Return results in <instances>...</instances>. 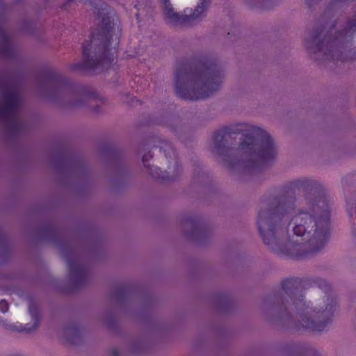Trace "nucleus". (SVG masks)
<instances>
[{"label":"nucleus","mask_w":356,"mask_h":356,"mask_svg":"<svg viewBox=\"0 0 356 356\" xmlns=\"http://www.w3.org/2000/svg\"><path fill=\"white\" fill-rule=\"evenodd\" d=\"M291 225L300 240L291 238V258L322 250L330 234V204L323 187L309 179L291 180Z\"/></svg>","instance_id":"1"},{"label":"nucleus","mask_w":356,"mask_h":356,"mask_svg":"<svg viewBox=\"0 0 356 356\" xmlns=\"http://www.w3.org/2000/svg\"><path fill=\"white\" fill-rule=\"evenodd\" d=\"M337 302L331 285L320 277H291V332H322L332 323Z\"/></svg>","instance_id":"2"},{"label":"nucleus","mask_w":356,"mask_h":356,"mask_svg":"<svg viewBox=\"0 0 356 356\" xmlns=\"http://www.w3.org/2000/svg\"><path fill=\"white\" fill-rule=\"evenodd\" d=\"M238 131L243 132V138L236 150L237 156L227 162L243 171L254 170L270 164L277 154V148L270 135L264 129L250 124H243Z\"/></svg>","instance_id":"3"},{"label":"nucleus","mask_w":356,"mask_h":356,"mask_svg":"<svg viewBox=\"0 0 356 356\" xmlns=\"http://www.w3.org/2000/svg\"><path fill=\"white\" fill-rule=\"evenodd\" d=\"M335 26L336 24H333L325 34V24L318 26L313 30L305 40L307 50L314 54L322 53L325 60H341L344 63L348 60L347 54H353L350 60H356V51L347 50L348 43L356 33V17L348 19L343 29L337 31L333 36L330 33L334 31Z\"/></svg>","instance_id":"4"},{"label":"nucleus","mask_w":356,"mask_h":356,"mask_svg":"<svg viewBox=\"0 0 356 356\" xmlns=\"http://www.w3.org/2000/svg\"><path fill=\"white\" fill-rule=\"evenodd\" d=\"M221 83L222 74L218 66L206 62L194 71L188 67L179 69L176 73L175 91L184 99H202L218 90Z\"/></svg>","instance_id":"5"},{"label":"nucleus","mask_w":356,"mask_h":356,"mask_svg":"<svg viewBox=\"0 0 356 356\" xmlns=\"http://www.w3.org/2000/svg\"><path fill=\"white\" fill-rule=\"evenodd\" d=\"M289 213L286 210L277 209L272 213L268 210L260 211L257 217V226L266 244L277 254L288 253Z\"/></svg>","instance_id":"6"},{"label":"nucleus","mask_w":356,"mask_h":356,"mask_svg":"<svg viewBox=\"0 0 356 356\" xmlns=\"http://www.w3.org/2000/svg\"><path fill=\"white\" fill-rule=\"evenodd\" d=\"M209 3V0H200L197 6L194 10L191 8H186L184 10V14L179 15L175 12L172 5L168 2V0H164V14L171 24L193 25L204 17Z\"/></svg>","instance_id":"7"},{"label":"nucleus","mask_w":356,"mask_h":356,"mask_svg":"<svg viewBox=\"0 0 356 356\" xmlns=\"http://www.w3.org/2000/svg\"><path fill=\"white\" fill-rule=\"evenodd\" d=\"M91 44H84L83 45V54L84 57L83 63L79 66L81 68L84 69H97L100 66L104 67V63H107V59L105 58L101 60H93L92 57H90Z\"/></svg>","instance_id":"8"},{"label":"nucleus","mask_w":356,"mask_h":356,"mask_svg":"<svg viewBox=\"0 0 356 356\" xmlns=\"http://www.w3.org/2000/svg\"><path fill=\"white\" fill-rule=\"evenodd\" d=\"M110 17L106 15V17H104L102 19V25L104 26V29L108 31V33L111 32L112 34L110 35L111 40H112V42L116 45L119 43L120 41V33H119V27L117 25V24H114V19H113V26H111L110 23Z\"/></svg>","instance_id":"9"},{"label":"nucleus","mask_w":356,"mask_h":356,"mask_svg":"<svg viewBox=\"0 0 356 356\" xmlns=\"http://www.w3.org/2000/svg\"><path fill=\"white\" fill-rule=\"evenodd\" d=\"M346 204L348 214L352 218L353 216V209L356 207V195L352 194L350 196L346 197Z\"/></svg>","instance_id":"10"},{"label":"nucleus","mask_w":356,"mask_h":356,"mask_svg":"<svg viewBox=\"0 0 356 356\" xmlns=\"http://www.w3.org/2000/svg\"><path fill=\"white\" fill-rule=\"evenodd\" d=\"M17 104V99L15 95L13 93L8 94L6 101V111L8 112L14 111Z\"/></svg>","instance_id":"11"},{"label":"nucleus","mask_w":356,"mask_h":356,"mask_svg":"<svg viewBox=\"0 0 356 356\" xmlns=\"http://www.w3.org/2000/svg\"><path fill=\"white\" fill-rule=\"evenodd\" d=\"M29 312L31 314V316H33V318H35V322H34V325H33V329L28 328V329H26L27 331H31V330H34L38 325V321L36 319V316H35V307H34V306L33 305H30V306H29Z\"/></svg>","instance_id":"12"},{"label":"nucleus","mask_w":356,"mask_h":356,"mask_svg":"<svg viewBox=\"0 0 356 356\" xmlns=\"http://www.w3.org/2000/svg\"><path fill=\"white\" fill-rule=\"evenodd\" d=\"M0 310L3 313H5L8 310V303L5 300H1L0 301Z\"/></svg>","instance_id":"13"},{"label":"nucleus","mask_w":356,"mask_h":356,"mask_svg":"<svg viewBox=\"0 0 356 356\" xmlns=\"http://www.w3.org/2000/svg\"><path fill=\"white\" fill-rule=\"evenodd\" d=\"M296 344L293 343L291 342V346H290V348H291V356H293V350H295L296 348Z\"/></svg>","instance_id":"14"},{"label":"nucleus","mask_w":356,"mask_h":356,"mask_svg":"<svg viewBox=\"0 0 356 356\" xmlns=\"http://www.w3.org/2000/svg\"><path fill=\"white\" fill-rule=\"evenodd\" d=\"M220 138H222V136L220 134H216L215 136V140L217 142Z\"/></svg>","instance_id":"15"},{"label":"nucleus","mask_w":356,"mask_h":356,"mask_svg":"<svg viewBox=\"0 0 356 356\" xmlns=\"http://www.w3.org/2000/svg\"><path fill=\"white\" fill-rule=\"evenodd\" d=\"M147 159V158L146 157V156H144L143 158V162H145Z\"/></svg>","instance_id":"16"},{"label":"nucleus","mask_w":356,"mask_h":356,"mask_svg":"<svg viewBox=\"0 0 356 356\" xmlns=\"http://www.w3.org/2000/svg\"><path fill=\"white\" fill-rule=\"evenodd\" d=\"M108 46L110 44V45H112V43H111V38L108 40Z\"/></svg>","instance_id":"17"},{"label":"nucleus","mask_w":356,"mask_h":356,"mask_svg":"<svg viewBox=\"0 0 356 356\" xmlns=\"http://www.w3.org/2000/svg\"><path fill=\"white\" fill-rule=\"evenodd\" d=\"M219 147H220V145L219 144H216V148L218 149Z\"/></svg>","instance_id":"18"}]
</instances>
